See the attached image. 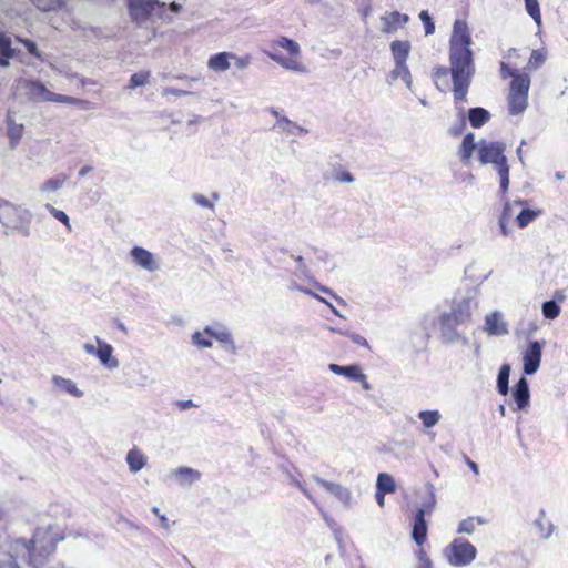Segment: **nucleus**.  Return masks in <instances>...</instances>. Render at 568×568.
Masks as SVG:
<instances>
[{"mask_svg":"<svg viewBox=\"0 0 568 568\" xmlns=\"http://www.w3.org/2000/svg\"><path fill=\"white\" fill-rule=\"evenodd\" d=\"M150 77H151V72L150 71L136 72V73L131 75L128 88L129 89H135L138 87H142L145 83H148Z\"/></svg>","mask_w":568,"mask_h":568,"instance_id":"nucleus-44","label":"nucleus"},{"mask_svg":"<svg viewBox=\"0 0 568 568\" xmlns=\"http://www.w3.org/2000/svg\"><path fill=\"white\" fill-rule=\"evenodd\" d=\"M17 88L31 101H50L52 98V92L39 81L21 78L17 80Z\"/></svg>","mask_w":568,"mask_h":568,"instance_id":"nucleus-11","label":"nucleus"},{"mask_svg":"<svg viewBox=\"0 0 568 568\" xmlns=\"http://www.w3.org/2000/svg\"><path fill=\"white\" fill-rule=\"evenodd\" d=\"M175 483L181 487H190L195 481L200 480L201 473L191 467L182 466L176 469H173L170 474Z\"/></svg>","mask_w":568,"mask_h":568,"instance_id":"nucleus-19","label":"nucleus"},{"mask_svg":"<svg viewBox=\"0 0 568 568\" xmlns=\"http://www.w3.org/2000/svg\"><path fill=\"white\" fill-rule=\"evenodd\" d=\"M546 61V55L540 50H532L530 58L527 63L529 70L539 69Z\"/></svg>","mask_w":568,"mask_h":568,"instance_id":"nucleus-46","label":"nucleus"},{"mask_svg":"<svg viewBox=\"0 0 568 568\" xmlns=\"http://www.w3.org/2000/svg\"><path fill=\"white\" fill-rule=\"evenodd\" d=\"M385 494L381 493V490L376 489L375 498L378 504V506L383 507L385 505Z\"/></svg>","mask_w":568,"mask_h":568,"instance_id":"nucleus-64","label":"nucleus"},{"mask_svg":"<svg viewBox=\"0 0 568 568\" xmlns=\"http://www.w3.org/2000/svg\"><path fill=\"white\" fill-rule=\"evenodd\" d=\"M526 204V201H515L514 203L505 202L504 210L500 216L511 221L513 219L516 217L520 207Z\"/></svg>","mask_w":568,"mask_h":568,"instance_id":"nucleus-43","label":"nucleus"},{"mask_svg":"<svg viewBox=\"0 0 568 568\" xmlns=\"http://www.w3.org/2000/svg\"><path fill=\"white\" fill-rule=\"evenodd\" d=\"M22 552H28L24 539L9 540L0 545V568H21Z\"/></svg>","mask_w":568,"mask_h":568,"instance_id":"nucleus-9","label":"nucleus"},{"mask_svg":"<svg viewBox=\"0 0 568 568\" xmlns=\"http://www.w3.org/2000/svg\"><path fill=\"white\" fill-rule=\"evenodd\" d=\"M376 489L381 493L392 494L396 490V484L392 475L387 473H381L377 476Z\"/></svg>","mask_w":568,"mask_h":568,"instance_id":"nucleus-38","label":"nucleus"},{"mask_svg":"<svg viewBox=\"0 0 568 568\" xmlns=\"http://www.w3.org/2000/svg\"><path fill=\"white\" fill-rule=\"evenodd\" d=\"M312 479L314 483L324 487L329 494H332L344 507H353L354 498L352 491L347 487L342 486L338 483L323 479L317 475H313Z\"/></svg>","mask_w":568,"mask_h":568,"instance_id":"nucleus-12","label":"nucleus"},{"mask_svg":"<svg viewBox=\"0 0 568 568\" xmlns=\"http://www.w3.org/2000/svg\"><path fill=\"white\" fill-rule=\"evenodd\" d=\"M500 67V77L501 79L511 78L515 79L516 75H523L524 72H518L517 70L510 68L506 62L501 61L499 63Z\"/></svg>","mask_w":568,"mask_h":568,"instance_id":"nucleus-51","label":"nucleus"},{"mask_svg":"<svg viewBox=\"0 0 568 568\" xmlns=\"http://www.w3.org/2000/svg\"><path fill=\"white\" fill-rule=\"evenodd\" d=\"M427 536V524L425 520V514L423 511H416L414 518V526L412 537L417 545H423Z\"/></svg>","mask_w":568,"mask_h":568,"instance_id":"nucleus-22","label":"nucleus"},{"mask_svg":"<svg viewBox=\"0 0 568 568\" xmlns=\"http://www.w3.org/2000/svg\"><path fill=\"white\" fill-rule=\"evenodd\" d=\"M476 146L477 145L475 144L474 134L468 133L463 139L462 145L459 149V154H460L462 161L467 162L470 159L473 151L475 150Z\"/></svg>","mask_w":568,"mask_h":568,"instance_id":"nucleus-41","label":"nucleus"},{"mask_svg":"<svg viewBox=\"0 0 568 568\" xmlns=\"http://www.w3.org/2000/svg\"><path fill=\"white\" fill-rule=\"evenodd\" d=\"M125 460L130 471L134 474L140 471L146 465L145 455L136 447L128 452Z\"/></svg>","mask_w":568,"mask_h":568,"instance_id":"nucleus-27","label":"nucleus"},{"mask_svg":"<svg viewBox=\"0 0 568 568\" xmlns=\"http://www.w3.org/2000/svg\"><path fill=\"white\" fill-rule=\"evenodd\" d=\"M152 511L159 517V519L161 520V524H162V527L165 528V529H169L170 525H169V520L166 518L165 515H162L160 513V509L158 507H153L152 508Z\"/></svg>","mask_w":568,"mask_h":568,"instance_id":"nucleus-61","label":"nucleus"},{"mask_svg":"<svg viewBox=\"0 0 568 568\" xmlns=\"http://www.w3.org/2000/svg\"><path fill=\"white\" fill-rule=\"evenodd\" d=\"M390 50L394 63L406 62L410 51V43L408 41L395 40L390 43Z\"/></svg>","mask_w":568,"mask_h":568,"instance_id":"nucleus-32","label":"nucleus"},{"mask_svg":"<svg viewBox=\"0 0 568 568\" xmlns=\"http://www.w3.org/2000/svg\"><path fill=\"white\" fill-rule=\"evenodd\" d=\"M162 93H163V95L172 94L175 97H183V95L189 94L190 92L186 90H180V89H175V88H164Z\"/></svg>","mask_w":568,"mask_h":568,"instance_id":"nucleus-60","label":"nucleus"},{"mask_svg":"<svg viewBox=\"0 0 568 568\" xmlns=\"http://www.w3.org/2000/svg\"><path fill=\"white\" fill-rule=\"evenodd\" d=\"M131 258L132 261L141 268L148 272H156L160 268L159 260L155 255L141 246H134L131 250Z\"/></svg>","mask_w":568,"mask_h":568,"instance_id":"nucleus-15","label":"nucleus"},{"mask_svg":"<svg viewBox=\"0 0 568 568\" xmlns=\"http://www.w3.org/2000/svg\"><path fill=\"white\" fill-rule=\"evenodd\" d=\"M7 130L11 146H16L22 138L23 124L17 123L9 113L7 116Z\"/></svg>","mask_w":568,"mask_h":568,"instance_id":"nucleus-36","label":"nucleus"},{"mask_svg":"<svg viewBox=\"0 0 568 568\" xmlns=\"http://www.w3.org/2000/svg\"><path fill=\"white\" fill-rule=\"evenodd\" d=\"M438 321L443 343L454 344L457 342H463L465 345L468 344L467 337L457 331L458 325L453 324L440 316H438Z\"/></svg>","mask_w":568,"mask_h":568,"instance_id":"nucleus-17","label":"nucleus"},{"mask_svg":"<svg viewBox=\"0 0 568 568\" xmlns=\"http://www.w3.org/2000/svg\"><path fill=\"white\" fill-rule=\"evenodd\" d=\"M45 209L52 214L53 217L64 224L69 231L71 230L70 220L65 212L55 209L51 204H45Z\"/></svg>","mask_w":568,"mask_h":568,"instance_id":"nucleus-48","label":"nucleus"},{"mask_svg":"<svg viewBox=\"0 0 568 568\" xmlns=\"http://www.w3.org/2000/svg\"><path fill=\"white\" fill-rule=\"evenodd\" d=\"M490 119L489 112L484 108H471L468 111V120L473 128H480Z\"/></svg>","mask_w":568,"mask_h":568,"instance_id":"nucleus-34","label":"nucleus"},{"mask_svg":"<svg viewBox=\"0 0 568 568\" xmlns=\"http://www.w3.org/2000/svg\"><path fill=\"white\" fill-rule=\"evenodd\" d=\"M83 349H84V352H85L87 354L97 356V349H98V348H97L94 345L89 344V343H85V344L83 345Z\"/></svg>","mask_w":568,"mask_h":568,"instance_id":"nucleus-63","label":"nucleus"},{"mask_svg":"<svg viewBox=\"0 0 568 568\" xmlns=\"http://www.w3.org/2000/svg\"><path fill=\"white\" fill-rule=\"evenodd\" d=\"M530 77L527 73L516 75L509 83L507 95L508 111L511 115L521 114L528 106Z\"/></svg>","mask_w":568,"mask_h":568,"instance_id":"nucleus-7","label":"nucleus"},{"mask_svg":"<svg viewBox=\"0 0 568 568\" xmlns=\"http://www.w3.org/2000/svg\"><path fill=\"white\" fill-rule=\"evenodd\" d=\"M335 180L343 183H352L354 182L353 175L347 171H338L335 175Z\"/></svg>","mask_w":568,"mask_h":568,"instance_id":"nucleus-57","label":"nucleus"},{"mask_svg":"<svg viewBox=\"0 0 568 568\" xmlns=\"http://www.w3.org/2000/svg\"><path fill=\"white\" fill-rule=\"evenodd\" d=\"M52 383L59 390L68 393L77 398H80L83 396V392L80 390L77 387V384L69 378H64L62 376L54 375L52 377Z\"/></svg>","mask_w":568,"mask_h":568,"instance_id":"nucleus-29","label":"nucleus"},{"mask_svg":"<svg viewBox=\"0 0 568 568\" xmlns=\"http://www.w3.org/2000/svg\"><path fill=\"white\" fill-rule=\"evenodd\" d=\"M31 221L32 214L28 209L0 199V223L8 230L7 234L18 232L29 236Z\"/></svg>","mask_w":568,"mask_h":568,"instance_id":"nucleus-5","label":"nucleus"},{"mask_svg":"<svg viewBox=\"0 0 568 568\" xmlns=\"http://www.w3.org/2000/svg\"><path fill=\"white\" fill-rule=\"evenodd\" d=\"M560 313V307L555 301H547L542 304V314L546 318L554 320Z\"/></svg>","mask_w":568,"mask_h":568,"instance_id":"nucleus-47","label":"nucleus"},{"mask_svg":"<svg viewBox=\"0 0 568 568\" xmlns=\"http://www.w3.org/2000/svg\"><path fill=\"white\" fill-rule=\"evenodd\" d=\"M447 561L454 567L470 565L476 556L475 546L465 538H455L444 550Z\"/></svg>","mask_w":568,"mask_h":568,"instance_id":"nucleus-8","label":"nucleus"},{"mask_svg":"<svg viewBox=\"0 0 568 568\" xmlns=\"http://www.w3.org/2000/svg\"><path fill=\"white\" fill-rule=\"evenodd\" d=\"M328 368L334 374L343 375L352 381L364 379V373L357 365L341 366L337 364H329Z\"/></svg>","mask_w":568,"mask_h":568,"instance_id":"nucleus-28","label":"nucleus"},{"mask_svg":"<svg viewBox=\"0 0 568 568\" xmlns=\"http://www.w3.org/2000/svg\"><path fill=\"white\" fill-rule=\"evenodd\" d=\"M291 483L296 486L306 498H308L316 507H318L317 500L314 498V496L310 493V490L306 488V486L297 480L296 478L292 477Z\"/></svg>","mask_w":568,"mask_h":568,"instance_id":"nucleus-52","label":"nucleus"},{"mask_svg":"<svg viewBox=\"0 0 568 568\" xmlns=\"http://www.w3.org/2000/svg\"><path fill=\"white\" fill-rule=\"evenodd\" d=\"M487 520L481 516H470L459 521L457 527L458 534L471 535L477 525H485Z\"/></svg>","mask_w":568,"mask_h":568,"instance_id":"nucleus-33","label":"nucleus"},{"mask_svg":"<svg viewBox=\"0 0 568 568\" xmlns=\"http://www.w3.org/2000/svg\"><path fill=\"white\" fill-rule=\"evenodd\" d=\"M541 344L538 341H530L523 352L524 373L527 375L535 374L541 362Z\"/></svg>","mask_w":568,"mask_h":568,"instance_id":"nucleus-14","label":"nucleus"},{"mask_svg":"<svg viewBox=\"0 0 568 568\" xmlns=\"http://www.w3.org/2000/svg\"><path fill=\"white\" fill-rule=\"evenodd\" d=\"M483 331L487 336H505L509 333V325L500 311H493L485 316Z\"/></svg>","mask_w":568,"mask_h":568,"instance_id":"nucleus-13","label":"nucleus"},{"mask_svg":"<svg viewBox=\"0 0 568 568\" xmlns=\"http://www.w3.org/2000/svg\"><path fill=\"white\" fill-rule=\"evenodd\" d=\"M448 73H450L449 68H445V67H438L434 70L433 77H434L435 84L437 85V88H439L438 81L440 79L447 78Z\"/></svg>","mask_w":568,"mask_h":568,"instance_id":"nucleus-54","label":"nucleus"},{"mask_svg":"<svg viewBox=\"0 0 568 568\" xmlns=\"http://www.w3.org/2000/svg\"><path fill=\"white\" fill-rule=\"evenodd\" d=\"M274 130L290 135H302L307 133L306 129L302 128L288 118H278L274 125Z\"/></svg>","mask_w":568,"mask_h":568,"instance_id":"nucleus-25","label":"nucleus"},{"mask_svg":"<svg viewBox=\"0 0 568 568\" xmlns=\"http://www.w3.org/2000/svg\"><path fill=\"white\" fill-rule=\"evenodd\" d=\"M542 214V211L539 209H529L526 205H523L518 211L515 221L520 229H525L535 220H537Z\"/></svg>","mask_w":568,"mask_h":568,"instance_id":"nucleus-26","label":"nucleus"},{"mask_svg":"<svg viewBox=\"0 0 568 568\" xmlns=\"http://www.w3.org/2000/svg\"><path fill=\"white\" fill-rule=\"evenodd\" d=\"M192 200L202 207H207L210 210H214V203L210 201L206 196L202 194H193Z\"/></svg>","mask_w":568,"mask_h":568,"instance_id":"nucleus-53","label":"nucleus"},{"mask_svg":"<svg viewBox=\"0 0 568 568\" xmlns=\"http://www.w3.org/2000/svg\"><path fill=\"white\" fill-rule=\"evenodd\" d=\"M346 335L356 345H359V346H363V347H368V342H367V339L364 336H362L359 334H356V333H347Z\"/></svg>","mask_w":568,"mask_h":568,"instance_id":"nucleus-56","label":"nucleus"},{"mask_svg":"<svg viewBox=\"0 0 568 568\" xmlns=\"http://www.w3.org/2000/svg\"><path fill=\"white\" fill-rule=\"evenodd\" d=\"M473 41L465 20H456L449 39V71L456 104L465 102L468 89L476 72Z\"/></svg>","mask_w":568,"mask_h":568,"instance_id":"nucleus-1","label":"nucleus"},{"mask_svg":"<svg viewBox=\"0 0 568 568\" xmlns=\"http://www.w3.org/2000/svg\"><path fill=\"white\" fill-rule=\"evenodd\" d=\"M409 18L405 13H400L398 11L386 12L381 21L383 23V32L392 33L397 31L400 27L405 26L408 22Z\"/></svg>","mask_w":568,"mask_h":568,"instance_id":"nucleus-20","label":"nucleus"},{"mask_svg":"<svg viewBox=\"0 0 568 568\" xmlns=\"http://www.w3.org/2000/svg\"><path fill=\"white\" fill-rule=\"evenodd\" d=\"M206 333H204V329L202 332L196 331L192 334V344L195 345L197 348H211L212 342L210 338L206 337Z\"/></svg>","mask_w":568,"mask_h":568,"instance_id":"nucleus-45","label":"nucleus"},{"mask_svg":"<svg viewBox=\"0 0 568 568\" xmlns=\"http://www.w3.org/2000/svg\"><path fill=\"white\" fill-rule=\"evenodd\" d=\"M437 503L435 486L432 483L425 484V496H423L419 506L416 511H423V514H430Z\"/></svg>","mask_w":568,"mask_h":568,"instance_id":"nucleus-24","label":"nucleus"},{"mask_svg":"<svg viewBox=\"0 0 568 568\" xmlns=\"http://www.w3.org/2000/svg\"><path fill=\"white\" fill-rule=\"evenodd\" d=\"M129 12L133 21L143 23L149 19L170 22L165 2L159 0H129Z\"/></svg>","mask_w":568,"mask_h":568,"instance_id":"nucleus-6","label":"nucleus"},{"mask_svg":"<svg viewBox=\"0 0 568 568\" xmlns=\"http://www.w3.org/2000/svg\"><path fill=\"white\" fill-rule=\"evenodd\" d=\"M527 13L532 18L538 27L541 26V13L538 0H525Z\"/></svg>","mask_w":568,"mask_h":568,"instance_id":"nucleus-42","label":"nucleus"},{"mask_svg":"<svg viewBox=\"0 0 568 568\" xmlns=\"http://www.w3.org/2000/svg\"><path fill=\"white\" fill-rule=\"evenodd\" d=\"M26 47V49L28 50V52L37 58L40 57V53L38 51V48H37V44L34 42H32L31 40H21L19 39Z\"/></svg>","mask_w":568,"mask_h":568,"instance_id":"nucleus-58","label":"nucleus"},{"mask_svg":"<svg viewBox=\"0 0 568 568\" xmlns=\"http://www.w3.org/2000/svg\"><path fill=\"white\" fill-rule=\"evenodd\" d=\"M509 222L510 221L506 217H503V216L499 217V227H500L503 235L509 234V229H508Z\"/></svg>","mask_w":568,"mask_h":568,"instance_id":"nucleus-62","label":"nucleus"},{"mask_svg":"<svg viewBox=\"0 0 568 568\" xmlns=\"http://www.w3.org/2000/svg\"><path fill=\"white\" fill-rule=\"evenodd\" d=\"M63 538L58 525L38 527L32 538L29 541L24 540L28 552H22V556L32 568H41Z\"/></svg>","mask_w":568,"mask_h":568,"instance_id":"nucleus-2","label":"nucleus"},{"mask_svg":"<svg viewBox=\"0 0 568 568\" xmlns=\"http://www.w3.org/2000/svg\"><path fill=\"white\" fill-rule=\"evenodd\" d=\"M513 397L516 403V409H525L530 399L528 382L525 377H521L513 389Z\"/></svg>","mask_w":568,"mask_h":568,"instance_id":"nucleus-21","label":"nucleus"},{"mask_svg":"<svg viewBox=\"0 0 568 568\" xmlns=\"http://www.w3.org/2000/svg\"><path fill=\"white\" fill-rule=\"evenodd\" d=\"M418 418L420 419L425 428H432L439 423L442 415L437 409L420 410L418 413Z\"/></svg>","mask_w":568,"mask_h":568,"instance_id":"nucleus-40","label":"nucleus"},{"mask_svg":"<svg viewBox=\"0 0 568 568\" xmlns=\"http://www.w3.org/2000/svg\"><path fill=\"white\" fill-rule=\"evenodd\" d=\"M394 64L395 67L390 72L392 80L395 81L396 79L400 78L405 82L406 87L410 89L413 79L406 62H396Z\"/></svg>","mask_w":568,"mask_h":568,"instance_id":"nucleus-35","label":"nucleus"},{"mask_svg":"<svg viewBox=\"0 0 568 568\" xmlns=\"http://www.w3.org/2000/svg\"><path fill=\"white\" fill-rule=\"evenodd\" d=\"M69 179V175L65 173H59L55 176L47 180L40 187V191L43 193L57 192L59 191L63 184Z\"/></svg>","mask_w":568,"mask_h":568,"instance_id":"nucleus-37","label":"nucleus"},{"mask_svg":"<svg viewBox=\"0 0 568 568\" xmlns=\"http://www.w3.org/2000/svg\"><path fill=\"white\" fill-rule=\"evenodd\" d=\"M98 344L97 357L100 363L108 369H115L119 367V361L113 356V347L100 337H95Z\"/></svg>","mask_w":568,"mask_h":568,"instance_id":"nucleus-18","label":"nucleus"},{"mask_svg":"<svg viewBox=\"0 0 568 568\" xmlns=\"http://www.w3.org/2000/svg\"><path fill=\"white\" fill-rule=\"evenodd\" d=\"M419 19L422 20V22L424 23V27H425V34L426 36H430L435 32V24L434 22L432 21V18L428 14V12L426 10H423L420 13H419Z\"/></svg>","mask_w":568,"mask_h":568,"instance_id":"nucleus-49","label":"nucleus"},{"mask_svg":"<svg viewBox=\"0 0 568 568\" xmlns=\"http://www.w3.org/2000/svg\"><path fill=\"white\" fill-rule=\"evenodd\" d=\"M475 307L476 302L474 298L465 296L460 300H455L450 312H444L439 316L459 326L470 321Z\"/></svg>","mask_w":568,"mask_h":568,"instance_id":"nucleus-10","label":"nucleus"},{"mask_svg":"<svg viewBox=\"0 0 568 568\" xmlns=\"http://www.w3.org/2000/svg\"><path fill=\"white\" fill-rule=\"evenodd\" d=\"M534 526L537 530L538 536L541 539H548L555 529V526L552 525V523L546 518V513L544 509H541L539 511V516L534 521Z\"/></svg>","mask_w":568,"mask_h":568,"instance_id":"nucleus-31","label":"nucleus"},{"mask_svg":"<svg viewBox=\"0 0 568 568\" xmlns=\"http://www.w3.org/2000/svg\"><path fill=\"white\" fill-rule=\"evenodd\" d=\"M16 54L17 50L11 47V38L0 31V67H9V60Z\"/></svg>","mask_w":568,"mask_h":568,"instance_id":"nucleus-23","label":"nucleus"},{"mask_svg":"<svg viewBox=\"0 0 568 568\" xmlns=\"http://www.w3.org/2000/svg\"><path fill=\"white\" fill-rule=\"evenodd\" d=\"M231 59L235 61V65L240 70L245 69L251 62L250 57H236L235 55V58H231Z\"/></svg>","mask_w":568,"mask_h":568,"instance_id":"nucleus-59","label":"nucleus"},{"mask_svg":"<svg viewBox=\"0 0 568 568\" xmlns=\"http://www.w3.org/2000/svg\"><path fill=\"white\" fill-rule=\"evenodd\" d=\"M204 333L211 338L216 339L220 343L229 346V352L232 354L236 353V346L231 332L221 324L210 325L204 328Z\"/></svg>","mask_w":568,"mask_h":568,"instance_id":"nucleus-16","label":"nucleus"},{"mask_svg":"<svg viewBox=\"0 0 568 568\" xmlns=\"http://www.w3.org/2000/svg\"><path fill=\"white\" fill-rule=\"evenodd\" d=\"M51 102H61V103H68V104H82L84 103L83 100H80V99H77V98H73V97H68V95H62V94H58V93H54L52 92V95H51Z\"/></svg>","mask_w":568,"mask_h":568,"instance_id":"nucleus-50","label":"nucleus"},{"mask_svg":"<svg viewBox=\"0 0 568 568\" xmlns=\"http://www.w3.org/2000/svg\"><path fill=\"white\" fill-rule=\"evenodd\" d=\"M509 375H510V365L504 364L498 372L497 376V389L501 395H506L509 390Z\"/></svg>","mask_w":568,"mask_h":568,"instance_id":"nucleus-39","label":"nucleus"},{"mask_svg":"<svg viewBox=\"0 0 568 568\" xmlns=\"http://www.w3.org/2000/svg\"><path fill=\"white\" fill-rule=\"evenodd\" d=\"M298 290H300L301 292H303V293L311 294L312 296L316 297V298H317V300H320L321 302L325 303V304L331 308V311H332L335 315H337V316H341V317H342V315H341V313L337 311V308H336V307H334V306H333L329 302H327L325 298H323V297L318 296L317 294L312 293V292H311V291H308V290H305V288H302V287H298Z\"/></svg>","mask_w":568,"mask_h":568,"instance_id":"nucleus-55","label":"nucleus"},{"mask_svg":"<svg viewBox=\"0 0 568 568\" xmlns=\"http://www.w3.org/2000/svg\"><path fill=\"white\" fill-rule=\"evenodd\" d=\"M263 52L285 70L306 72V68L301 61V47L292 39L278 37L271 40Z\"/></svg>","mask_w":568,"mask_h":568,"instance_id":"nucleus-3","label":"nucleus"},{"mask_svg":"<svg viewBox=\"0 0 568 568\" xmlns=\"http://www.w3.org/2000/svg\"><path fill=\"white\" fill-rule=\"evenodd\" d=\"M505 144L503 142L480 141L477 144L478 158L481 164L491 163L498 173L500 192L506 194L509 187V166L504 155Z\"/></svg>","mask_w":568,"mask_h":568,"instance_id":"nucleus-4","label":"nucleus"},{"mask_svg":"<svg viewBox=\"0 0 568 568\" xmlns=\"http://www.w3.org/2000/svg\"><path fill=\"white\" fill-rule=\"evenodd\" d=\"M231 58H235V54L230 52H221L212 55L207 61V65L215 72H224L230 68Z\"/></svg>","mask_w":568,"mask_h":568,"instance_id":"nucleus-30","label":"nucleus"}]
</instances>
